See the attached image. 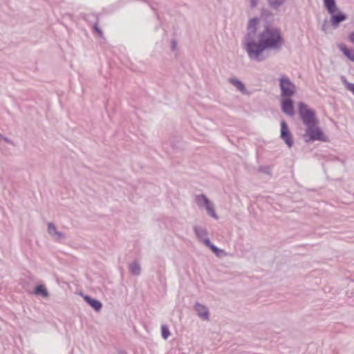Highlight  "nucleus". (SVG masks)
<instances>
[{
    "instance_id": "obj_1",
    "label": "nucleus",
    "mask_w": 354,
    "mask_h": 354,
    "mask_svg": "<svg viewBox=\"0 0 354 354\" xmlns=\"http://www.w3.org/2000/svg\"><path fill=\"white\" fill-rule=\"evenodd\" d=\"M284 41L279 28L266 26L258 35L257 40L250 38L249 49L246 53L250 60L262 62L268 57L266 50H279Z\"/></svg>"
},
{
    "instance_id": "obj_2",
    "label": "nucleus",
    "mask_w": 354,
    "mask_h": 354,
    "mask_svg": "<svg viewBox=\"0 0 354 354\" xmlns=\"http://www.w3.org/2000/svg\"><path fill=\"white\" fill-rule=\"evenodd\" d=\"M297 108L299 118L306 128L319 122L315 110L310 108L304 102H299Z\"/></svg>"
},
{
    "instance_id": "obj_3",
    "label": "nucleus",
    "mask_w": 354,
    "mask_h": 354,
    "mask_svg": "<svg viewBox=\"0 0 354 354\" xmlns=\"http://www.w3.org/2000/svg\"><path fill=\"white\" fill-rule=\"evenodd\" d=\"M304 139L307 143L315 141L329 142L328 137L325 135L324 131L319 127V123H315L306 129Z\"/></svg>"
},
{
    "instance_id": "obj_4",
    "label": "nucleus",
    "mask_w": 354,
    "mask_h": 354,
    "mask_svg": "<svg viewBox=\"0 0 354 354\" xmlns=\"http://www.w3.org/2000/svg\"><path fill=\"white\" fill-rule=\"evenodd\" d=\"M278 81L281 97H292L296 94V86L286 75H281Z\"/></svg>"
},
{
    "instance_id": "obj_5",
    "label": "nucleus",
    "mask_w": 354,
    "mask_h": 354,
    "mask_svg": "<svg viewBox=\"0 0 354 354\" xmlns=\"http://www.w3.org/2000/svg\"><path fill=\"white\" fill-rule=\"evenodd\" d=\"M196 203L199 208H205L206 209L207 214L210 217L214 218L215 220L218 219V216L214 209V204L205 194H201L197 195L196 196Z\"/></svg>"
},
{
    "instance_id": "obj_6",
    "label": "nucleus",
    "mask_w": 354,
    "mask_h": 354,
    "mask_svg": "<svg viewBox=\"0 0 354 354\" xmlns=\"http://www.w3.org/2000/svg\"><path fill=\"white\" fill-rule=\"evenodd\" d=\"M259 22V18L257 17H254L251 18L248 21V32L244 36V39L243 41V48L247 52L249 49V40L250 38L254 39V36L257 32V26Z\"/></svg>"
},
{
    "instance_id": "obj_7",
    "label": "nucleus",
    "mask_w": 354,
    "mask_h": 354,
    "mask_svg": "<svg viewBox=\"0 0 354 354\" xmlns=\"http://www.w3.org/2000/svg\"><path fill=\"white\" fill-rule=\"evenodd\" d=\"M279 137L288 148H291L294 145L292 133L289 129L288 123L284 120H281L280 122Z\"/></svg>"
},
{
    "instance_id": "obj_8",
    "label": "nucleus",
    "mask_w": 354,
    "mask_h": 354,
    "mask_svg": "<svg viewBox=\"0 0 354 354\" xmlns=\"http://www.w3.org/2000/svg\"><path fill=\"white\" fill-rule=\"evenodd\" d=\"M280 107L281 111L289 117L295 115V101L292 97H281Z\"/></svg>"
},
{
    "instance_id": "obj_9",
    "label": "nucleus",
    "mask_w": 354,
    "mask_h": 354,
    "mask_svg": "<svg viewBox=\"0 0 354 354\" xmlns=\"http://www.w3.org/2000/svg\"><path fill=\"white\" fill-rule=\"evenodd\" d=\"M330 15V23L333 28H337L340 24L348 19V15L337 8L335 11L328 12Z\"/></svg>"
},
{
    "instance_id": "obj_10",
    "label": "nucleus",
    "mask_w": 354,
    "mask_h": 354,
    "mask_svg": "<svg viewBox=\"0 0 354 354\" xmlns=\"http://www.w3.org/2000/svg\"><path fill=\"white\" fill-rule=\"evenodd\" d=\"M84 301L96 313H99L102 310L103 304L99 299L91 297L88 295H82Z\"/></svg>"
},
{
    "instance_id": "obj_11",
    "label": "nucleus",
    "mask_w": 354,
    "mask_h": 354,
    "mask_svg": "<svg viewBox=\"0 0 354 354\" xmlns=\"http://www.w3.org/2000/svg\"><path fill=\"white\" fill-rule=\"evenodd\" d=\"M261 17L263 21V28H266V26H273L274 15L270 10L265 8H262L261 10Z\"/></svg>"
},
{
    "instance_id": "obj_12",
    "label": "nucleus",
    "mask_w": 354,
    "mask_h": 354,
    "mask_svg": "<svg viewBox=\"0 0 354 354\" xmlns=\"http://www.w3.org/2000/svg\"><path fill=\"white\" fill-rule=\"evenodd\" d=\"M85 20L89 22L93 21V25L92 27L93 32L97 34L99 37H102L103 35V31L99 26V18L97 15H88L87 18H85Z\"/></svg>"
},
{
    "instance_id": "obj_13",
    "label": "nucleus",
    "mask_w": 354,
    "mask_h": 354,
    "mask_svg": "<svg viewBox=\"0 0 354 354\" xmlns=\"http://www.w3.org/2000/svg\"><path fill=\"white\" fill-rule=\"evenodd\" d=\"M29 293L35 296H41L43 298H48L50 296V293L44 283L36 284L34 289Z\"/></svg>"
},
{
    "instance_id": "obj_14",
    "label": "nucleus",
    "mask_w": 354,
    "mask_h": 354,
    "mask_svg": "<svg viewBox=\"0 0 354 354\" xmlns=\"http://www.w3.org/2000/svg\"><path fill=\"white\" fill-rule=\"evenodd\" d=\"M194 309L200 318L203 320H209V312L208 308L205 305L201 304L197 301L195 304Z\"/></svg>"
},
{
    "instance_id": "obj_15",
    "label": "nucleus",
    "mask_w": 354,
    "mask_h": 354,
    "mask_svg": "<svg viewBox=\"0 0 354 354\" xmlns=\"http://www.w3.org/2000/svg\"><path fill=\"white\" fill-rule=\"evenodd\" d=\"M337 47L346 59L354 62V49L353 48H349L343 43L339 44Z\"/></svg>"
},
{
    "instance_id": "obj_16",
    "label": "nucleus",
    "mask_w": 354,
    "mask_h": 354,
    "mask_svg": "<svg viewBox=\"0 0 354 354\" xmlns=\"http://www.w3.org/2000/svg\"><path fill=\"white\" fill-rule=\"evenodd\" d=\"M194 232L196 238L204 244V239H209L207 236L208 232L206 228L198 225H194L193 227Z\"/></svg>"
},
{
    "instance_id": "obj_17",
    "label": "nucleus",
    "mask_w": 354,
    "mask_h": 354,
    "mask_svg": "<svg viewBox=\"0 0 354 354\" xmlns=\"http://www.w3.org/2000/svg\"><path fill=\"white\" fill-rule=\"evenodd\" d=\"M204 245L207 247L216 257H221L224 250L212 243L210 239H204Z\"/></svg>"
},
{
    "instance_id": "obj_18",
    "label": "nucleus",
    "mask_w": 354,
    "mask_h": 354,
    "mask_svg": "<svg viewBox=\"0 0 354 354\" xmlns=\"http://www.w3.org/2000/svg\"><path fill=\"white\" fill-rule=\"evenodd\" d=\"M229 82L235 86L236 89L241 92L243 94L248 93V91L245 84L239 79L236 77H230L229 79Z\"/></svg>"
},
{
    "instance_id": "obj_19",
    "label": "nucleus",
    "mask_w": 354,
    "mask_h": 354,
    "mask_svg": "<svg viewBox=\"0 0 354 354\" xmlns=\"http://www.w3.org/2000/svg\"><path fill=\"white\" fill-rule=\"evenodd\" d=\"M130 273L134 276H138L141 273V268L140 263L137 261H133L129 265Z\"/></svg>"
},
{
    "instance_id": "obj_20",
    "label": "nucleus",
    "mask_w": 354,
    "mask_h": 354,
    "mask_svg": "<svg viewBox=\"0 0 354 354\" xmlns=\"http://www.w3.org/2000/svg\"><path fill=\"white\" fill-rule=\"evenodd\" d=\"M323 3L328 13L335 11L339 8L337 6L336 0H323Z\"/></svg>"
},
{
    "instance_id": "obj_21",
    "label": "nucleus",
    "mask_w": 354,
    "mask_h": 354,
    "mask_svg": "<svg viewBox=\"0 0 354 354\" xmlns=\"http://www.w3.org/2000/svg\"><path fill=\"white\" fill-rule=\"evenodd\" d=\"M272 165H261L258 167L257 171L267 174L271 177L272 176Z\"/></svg>"
},
{
    "instance_id": "obj_22",
    "label": "nucleus",
    "mask_w": 354,
    "mask_h": 354,
    "mask_svg": "<svg viewBox=\"0 0 354 354\" xmlns=\"http://www.w3.org/2000/svg\"><path fill=\"white\" fill-rule=\"evenodd\" d=\"M161 337L163 339L167 340L171 335L169 328L167 325L162 324L160 327Z\"/></svg>"
},
{
    "instance_id": "obj_23",
    "label": "nucleus",
    "mask_w": 354,
    "mask_h": 354,
    "mask_svg": "<svg viewBox=\"0 0 354 354\" xmlns=\"http://www.w3.org/2000/svg\"><path fill=\"white\" fill-rule=\"evenodd\" d=\"M286 0H268L269 5L274 9L279 8Z\"/></svg>"
},
{
    "instance_id": "obj_24",
    "label": "nucleus",
    "mask_w": 354,
    "mask_h": 354,
    "mask_svg": "<svg viewBox=\"0 0 354 354\" xmlns=\"http://www.w3.org/2000/svg\"><path fill=\"white\" fill-rule=\"evenodd\" d=\"M47 231L49 235L53 236L55 233H57V229L53 223L50 222L48 223Z\"/></svg>"
},
{
    "instance_id": "obj_25",
    "label": "nucleus",
    "mask_w": 354,
    "mask_h": 354,
    "mask_svg": "<svg viewBox=\"0 0 354 354\" xmlns=\"http://www.w3.org/2000/svg\"><path fill=\"white\" fill-rule=\"evenodd\" d=\"M55 241H60L66 238L65 234L62 232L58 231L52 236Z\"/></svg>"
},
{
    "instance_id": "obj_26",
    "label": "nucleus",
    "mask_w": 354,
    "mask_h": 354,
    "mask_svg": "<svg viewBox=\"0 0 354 354\" xmlns=\"http://www.w3.org/2000/svg\"><path fill=\"white\" fill-rule=\"evenodd\" d=\"M328 21H327V20H326V19H325V20L324 21V23H323V24H322V28H321V29H322V30L324 33L327 34V33H328Z\"/></svg>"
},
{
    "instance_id": "obj_27",
    "label": "nucleus",
    "mask_w": 354,
    "mask_h": 354,
    "mask_svg": "<svg viewBox=\"0 0 354 354\" xmlns=\"http://www.w3.org/2000/svg\"><path fill=\"white\" fill-rule=\"evenodd\" d=\"M341 80H342V83L344 84L345 88L348 90V84H352V83L348 82L346 78L344 76H343V75L341 77Z\"/></svg>"
},
{
    "instance_id": "obj_28",
    "label": "nucleus",
    "mask_w": 354,
    "mask_h": 354,
    "mask_svg": "<svg viewBox=\"0 0 354 354\" xmlns=\"http://www.w3.org/2000/svg\"><path fill=\"white\" fill-rule=\"evenodd\" d=\"M2 140H3L7 144H9L10 145L15 146L14 142L10 138H9L8 137L3 136V138Z\"/></svg>"
},
{
    "instance_id": "obj_29",
    "label": "nucleus",
    "mask_w": 354,
    "mask_h": 354,
    "mask_svg": "<svg viewBox=\"0 0 354 354\" xmlns=\"http://www.w3.org/2000/svg\"><path fill=\"white\" fill-rule=\"evenodd\" d=\"M177 46V41L176 39H172L171 41V50L172 51H175Z\"/></svg>"
},
{
    "instance_id": "obj_30",
    "label": "nucleus",
    "mask_w": 354,
    "mask_h": 354,
    "mask_svg": "<svg viewBox=\"0 0 354 354\" xmlns=\"http://www.w3.org/2000/svg\"><path fill=\"white\" fill-rule=\"evenodd\" d=\"M348 85V91H351L354 95V84H350Z\"/></svg>"
},
{
    "instance_id": "obj_31",
    "label": "nucleus",
    "mask_w": 354,
    "mask_h": 354,
    "mask_svg": "<svg viewBox=\"0 0 354 354\" xmlns=\"http://www.w3.org/2000/svg\"><path fill=\"white\" fill-rule=\"evenodd\" d=\"M257 5V0H250L251 8H255Z\"/></svg>"
},
{
    "instance_id": "obj_32",
    "label": "nucleus",
    "mask_w": 354,
    "mask_h": 354,
    "mask_svg": "<svg viewBox=\"0 0 354 354\" xmlns=\"http://www.w3.org/2000/svg\"><path fill=\"white\" fill-rule=\"evenodd\" d=\"M118 354H128V353L124 350H120L119 351Z\"/></svg>"
},
{
    "instance_id": "obj_33",
    "label": "nucleus",
    "mask_w": 354,
    "mask_h": 354,
    "mask_svg": "<svg viewBox=\"0 0 354 354\" xmlns=\"http://www.w3.org/2000/svg\"><path fill=\"white\" fill-rule=\"evenodd\" d=\"M3 135H2L1 133H0V140H2L3 138Z\"/></svg>"
},
{
    "instance_id": "obj_34",
    "label": "nucleus",
    "mask_w": 354,
    "mask_h": 354,
    "mask_svg": "<svg viewBox=\"0 0 354 354\" xmlns=\"http://www.w3.org/2000/svg\"><path fill=\"white\" fill-rule=\"evenodd\" d=\"M171 146H172V147H173L174 149H175V148L176 147V145H172Z\"/></svg>"
},
{
    "instance_id": "obj_35",
    "label": "nucleus",
    "mask_w": 354,
    "mask_h": 354,
    "mask_svg": "<svg viewBox=\"0 0 354 354\" xmlns=\"http://www.w3.org/2000/svg\"><path fill=\"white\" fill-rule=\"evenodd\" d=\"M141 1H143V2H147V0H141Z\"/></svg>"
}]
</instances>
